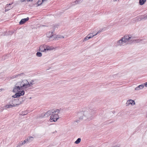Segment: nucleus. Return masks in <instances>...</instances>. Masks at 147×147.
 I'll return each instance as SVG.
<instances>
[{
  "instance_id": "39448f33",
  "label": "nucleus",
  "mask_w": 147,
  "mask_h": 147,
  "mask_svg": "<svg viewBox=\"0 0 147 147\" xmlns=\"http://www.w3.org/2000/svg\"><path fill=\"white\" fill-rule=\"evenodd\" d=\"M46 36V39L49 40V41L54 40V39L58 40L59 38H64L63 36L59 35L54 36L53 34V32H49L47 33Z\"/></svg>"
},
{
  "instance_id": "f704fd0d",
  "label": "nucleus",
  "mask_w": 147,
  "mask_h": 147,
  "mask_svg": "<svg viewBox=\"0 0 147 147\" xmlns=\"http://www.w3.org/2000/svg\"><path fill=\"white\" fill-rule=\"evenodd\" d=\"M117 0H114V1H117Z\"/></svg>"
},
{
  "instance_id": "1a4fd4ad",
  "label": "nucleus",
  "mask_w": 147,
  "mask_h": 147,
  "mask_svg": "<svg viewBox=\"0 0 147 147\" xmlns=\"http://www.w3.org/2000/svg\"><path fill=\"white\" fill-rule=\"evenodd\" d=\"M147 19V13L144 16H140L136 18V20L138 21H140L142 19L146 20Z\"/></svg>"
},
{
  "instance_id": "aec40b11",
  "label": "nucleus",
  "mask_w": 147,
  "mask_h": 147,
  "mask_svg": "<svg viewBox=\"0 0 147 147\" xmlns=\"http://www.w3.org/2000/svg\"><path fill=\"white\" fill-rule=\"evenodd\" d=\"M90 37H89V36L88 35L87 36L84 38V39L83 40V41L84 42L85 41H86L88 40L89 39H90Z\"/></svg>"
},
{
  "instance_id": "bb28decb",
  "label": "nucleus",
  "mask_w": 147,
  "mask_h": 147,
  "mask_svg": "<svg viewBox=\"0 0 147 147\" xmlns=\"http://www.w3.org/2000/svg\"><path fill=\"white\" fill-rule=\"evenodd\" d=\"M18 94H16V93L13 96H12V97L13 98H16L17 97H18V96L17 95Z\"/></svg>"
},
{
  "instance_id": "2f4dec72",
  "label": "nucleus",
  "mask_w": 147,
  "mask_h": 147,
  "mask_svg": "<svg viewBox=\"0 0 147 147\" xmlns=\"http://www.w3.org/2000/svg\"><path fill=\"white\" fill-rule=\"evenodd\" d=\"M101 32L100 31H98L96 33V34H98L100 32Z\"/></svg>"
},
{
  "instance_id": "0eeeda50",
  "label": "nucleus",
  "mask_w": 147,
  "mask_h": 147,
  "mask_svg": "<svg viewBox=\"0 0 147 147\" xmlns=\"http://www.w3.org/2000/svg\"><path fill=\"white\" fill-rule=\"evenodd\" d=\"M20 104V103H18L16 104H13L12 103L11 104L6 105L4 107L5 108V109H6L9 108H12L13 107H16V106L19 105Z\"/></svg>"
},
{
  "instance_id": "b1692460",
  "label": "nucleus",
  "mask_w": 147,
  "mask_h": 147,
  "mask_svg": "<svg viewBox=\"0 0 147 147\" xmlns=\"http://www.w3.org/2000/svg\"><path fill=\"white\" fill-rule=\"evenodd\" d=\"M27 114V112L26 111H24L22 112V113L21 114V115L24 116L25 115H26Z\"/></svg>"
},
{
  "instance_id": "4be33fe9",
  "label": "nucleus",
  "mask_w": 147,
  "mask_h": 147,
  "mask_svg": "<svg viewBox=\"0 0 147 147\" xmlns=\"http://www.w3.org/2000/svg\"><path fill=\"white\" fill-rule=\"evenodd\" d=\"M83 0H76L75 2L76 4H78L81 3Z\"/></svg>"
},
{
  "instance_id": "20e7f679",
  "label": "nucleus",
  "mask_w": 147,
  "mask_h": 147,
  "mask_svg": "<svg viewBox=\"0 0 147 147\" xmlns=\"http://www.w3.org/2000/svg\"><path fill=\"white\" fill-rule=\"evenodd\" d=\"M26 88L24 82L23 80L22 81L17 82L15 87L13 89V92H17L21 91L23 89Z\"/></svg>"
},
{
  "instance_id": "a878e982",
  "label": "nucleus",
  "mask_w": 147,
  "mask_h": 147,
  "mask_svg": "<svg viewBox=\"0 0 147 147\" xmlns=\"http://www.w3.org/2000/svg\"><path fill=\"white\" fill-rule=\"evenodd\" d=\"M17 78V75H14L11 77L10 78L11 79H13L15 78Z\"/></svg>"
},
{
  "instance_id": "f257e3e1",
  "label": "nucleus",
  "mask_w": 147,
  "mask_h": 147,
  "mask_svg": "<svg viewBox=\"0 0 147 147\" xmlns=\"http://www.w3.org/2000/svg\"><path fill=\"white\" fill-rule=\"evenodd\" d=\"M140 41V39H135L130 35H125L116 42L115 46L116 47H121L129 43H137Z\"/></svg>"
},
{
  "instance_id": "7ed1b4c3",
  "label": "nucleus",
  "mask_w": 147,
  "mask_h": 147,
  "mask_svg": "<svg viewBox=\"0 0 147 147\" xmlns=\"http://www.w3.org/2000/svg\"><path fill=\"white\" fill-rule=\"evenodd\" d=\"M60 111L59 109H55L52 111V113L49 119L51 122H56L59 118L58 114Z\"/></svg>"
},
{
  "instance_id": "9b49d317",
  "label": "nucleus",
  "mask_w": 147,
  "mask_h": 147,
  "mask_svg": "<svg viewBox=\"0 0 147 147\" xmlns=\"http://www.w3.org/2000/svg\"><path fill=\"white\" fill-rule=\"evenodd\" d=\"M52 113V111H48L45 113H43L42 117H47L51 115Z\"/></svg>"
},
{
  "instance_id": "2eb2a0df",
  "label": "nucleus",
  "mask_w": 147,
  "mask_h": 147,
  "mask_svg": "<svg viewBox=\"0 0 147 147\" xmlns=\"http://www.w3.org/2000/svg\"><path fill=\"white\" fill-rule=\"evenodd\" d=\"M34 138L33 137L30 136L28 137L26 139L28 142H31L34 140Z\"/></svg>"
},
{
  "instance_id": "9d476101",
  "label": "nucleus",
  "mask_w": 147,
  "mask_h": 147,
  "mask_svg": "<svg viewBox=\"0 0 147 147\" xmlns=\"http://www.w3.org/2000/svg\"><path fill=\"white\" fill-rule=\"evenodd\" d=\"M46 45H40L39 49V51L41 52H45L46 51L45 48Z\"/></svg>"
},
{
  "instance_id": "4468645a",
  "label": "nucleus",
  "mask_w": 147,
  "mask_h": 147,
  "mask_svg": "<svg viewBox=\"0 0 147 147\" xmlns=\"http://www.w3.org/2000/svg\"><path fill=\"white\" fill-rule=\"evenodd\" d=\"M17 93H16V94H18L17 95L18 96V97L21 96L23 95L24 94V91L22 90L21 91H19L18 92H17Z\"/></svg>"
},
{
  "instance_id": "473e14b6",
  "label": "nucleus",
  "mask_w": 147,
  "mask_h": 147,
  "mask_svg": "<svg viewBox=\"0 0 147 147\" xmlns=\"http://www.w3.org/2000/svg\"><path fill=\"white\" fill-rule=\"evenodd\" d=\"M3 90V89H0V92L2 91Z\"/></svg>"
},
{
  "instance_id": "dca6fc26",
  "label": "nucleus",
  "mask_w": 147,
  "mask_h": 147,
  "mask_svg": "<svg viewBox=\"0 0 147 147\" xmlns=\"http://www.w3.org/2000/svg\"><path fill=\"white\" fill-rule=\"evenodd\" d=\"M17 78H20L25 76V74L24 73H22L17 75Z\"/></svg>"
},
{
  "instance_id": "ddd939ff",
  "label": "nucleus",
  "mask_w": 147,
  "mask_h": 147,
  "mask_svg": "<svg viewBox=\"0 0 147 147\" xmlns=\"http://www.w3.org/2000/svg\"><path fill=\"white\" fill-rule=\"evenodd\" d=\"M144 87V85L143 84L139 85L135 88L136 90H139L143 89Z\"/></svg>"
},
{
  "instance_id": "5701e85b",
  "label": "nucleus",
  "mask_w": 147,
  "mask_h": 147,
  "mask_svg": "<svg viewBox=\"0 0 147 147\" xmlns=\"http://www.w3.org/2000/svg\"><path fill=\"white\" fill-rule=\"evenodd\" d=\"M24 145L22 143V142H19L18 144L16 147H20Z\"/></svg>"
},
{
  "instance_id": "412c9836",
  "label": "nucleus",
  "mask_w": 147,
  "mask_h": 147,
  "mask_svg": "<svg viewBox=\"0 0 147 147\" xmlns=\"http://www.w3.org/2000/svg\"><path fill=\"white\" fill-rule=\"evenodd\" d=\"M36 55L38 57H41L42 56V54L40 52H38L36 53Z\"/></svg>"
},
{
  "instance_id": "e433bc0d",
  "label": "nucleus",
  "mask_w": 147,
  "mask_h": 147,
  "mask_svg": "<svg viewBox=\"0 0 147 147\" xmlns=\"http://www.w3.org/2000/svg\"><path fill=\"white\" fill-rule=\"evenodd\" d=\"M24 0H23V1H24Z\"/></svg>"
},
{
  "instance_id": "6e6552de",
  "label": "nucleus",
  "mask_w": 147,
  "mask_h": 147,
  "mask_svg": "<svg viewBox=\"0 0 147 147\" xmlns=\"http://www.w3.org/2000/svg\"><path fill=\"white\" fill-rule=\"evenodd\" d=\"M135 104V101L131 99L128 100L126 103L127 106H128L130 105H133Z\"/></svg>"
},
{
  "instance_id": "393cba45",
  "label": "nucleus",
  "mask_w": 147,
  "mask_h": 147,
  "mask_svg": "<svg viewBox=\"0 0 147 147\" xmlns=\"http://www.w3.org/2000/svg\"><path fill=\"white\" fill-rule=\"evenodd\" d=\"M88 35L89 36V37H90V38L93 37L94 36H93V35L92 33L89 34H88Z\"/></svg>"
},
{
  "instance_id": "423d86ee",
  "label": "nucleus",
  "mask_w": 147,
  "mask_h": 147,
  "mask_svg": "<svg viewBox=\"0 0 147 147\" xmlns=\"http://www.w3.org/2000/svg\"><path fill=\"white\" fill-rule=\"evenodd\" d=\"M23 81L26 88L32 86L35 84L34 80H32L28 82L27 80L25 79L23 80Z\"/></svg>"
},
{
  "instance_id": "c85d7f7f",
  "label": "nucleus",
  "mask_w": 147,
  "mask_h": 147,
  "mask_svg": "<svg viewBox=\"0 0 147 147\" xmlns=\"http://www.w3.org/2000/svg\"><path fill=\"white\" fill-rule=\"evenodd\" d=\"M14 101H18L19 100L18 99H13V100H12V101L13 102Z\"/></svg>"
},
{
  "instance_id": "c9c22d12",
  "label": "nucleus",
  "mask_w": 147,
  "mask_h": 147,
  "mask_svg": "<svg viewBox=\"0 0 147 147\" xmlns=\"http://www.w3.org/2000/svg\"><path fill=\"white\" fill-rule=\"evenodd\" d=\"M24 0H23V1H24Z\"/></svg>"
},
{
  "instance_id": "f8f14e48",
  "label": "nucleus",
  "mask_w": 147,
  "mask_h": 147,
  "mask_svg": "<svg viewBox=\"0 0 147 147\" xmlns=\"http://www.w3.org/2000/svg\"><path fill=\"white\" fill-rule=\"evenodd\" d=\"M28 20L29 18L28 17L26 18L22 19L19 22V24H22L25 23V22L28 21Z\"/></svg>"
},
{
  "instance_id": "6ab92c4d",
  "label": "nucleus",
  "mask_w": 147,
  "mask_h": 147,
  "mask_svg": "<svg viewBox=\"0 0 147 147\" xmlns=\"http://www.w3.org/2000/svg\"><path fill=\"white\" fill-rule=\"evenodd\" d=\"M81 141V139L80 138H78L77 140L75 142V143L76 144H78Z\"/></svg>"
},
{
  "instance_id": "c756f323",
  "label": "nucleus",
  "mask_w": 147,
  "mask_h": 147,
  "mask_svg": "<svg viewBox=\"0 0 147 147\" xmlns=\"http://www.w3.org/2000/svg\"><path fill=\"white\" fill-rule=\"evenodd\" d=\"M144 85V86H145L147 87V82L143 84Z\"/></svg>"
},
{
  "instance_id": "f03ea898",
  "label": "nucleus",
  "mask_w": 147,
  "mask_h": 147,
  "mask_svg": "<svg viewBox=\"0 0 147 147\" xmlns=\"http://www.w3.org/2000/svg\"><path fill=\"white\" fill-rule=\"evenodd\" d=\"M78 115L80 119H87L89 120H90L93 118V117L91 112L89 110L80 112L78 113Z\"/></svg>"
},
{
  "instance_id": "f3484780",
  "label": "nucleus",
  "mask_w": 147,
  "mask_h": 147,
  "mask_svg": "<svg viewBox=\"0 0 147 147\" xmlns=\"http://www.w3.org/2000/svg\"><path fill=\"white\" fill-rule=\"evenodd\" d=\"M53 49V48L52 47H50L49 46H47L46 47L45 49H46V50L48 51V50H51Z\"/></svg>"
},
{
  "instance_id": "cd10ccee",
  "label": "nucleus",
  "mask_w": 147,
  "mask_h": 147,
  "mask_svg": "<svg viewBox=\"0 0 147 147\" xmlns=\"http://www.w3.org/2000/svg\"><path fill=\"white\" fill-rule=\"evenodd\" d=\"M22 142V143L23 145L25 144L26 143H28V142H27V141L26 139L23 142Z\"/></svg>"
},
{
  "instance_id": "7c9ffc66",
  "label": "nucleus",
  "mask_w": 147,
  "mask_h": 147,
  "mask_svg": "<svg viewBox=\"0 0 147 147\" xmlns=\"http://www.w3.org/2000/svg\"><path fill=\"white\" fill-rule=\"evenodd\" d=\"M33 0H27V1L28 2H30V1H32Z\"/></svg>"
},
{
  "instance_id": "72a5a7b5",
  "label": "nucleus",
  "mask_w": 147,
  "mask_h": 147,
  "mask_svg": "<svg viewBox=\"0 0 147 147\" xmlns=\"http://www.w3.org/2000/svg\"><path fill=\"white\" fill-rule=\"evenodd\" d=\"M97 34H94V35H93V36H96V35H97Z\"/></svg>"
},
{
  "instance_id": "a211bd4d",
  "label": "nucleus",
  "mask_w": 147,
  "mask_h": 147,
  "mask_svg": "<svg viewBox=\"0 0 147 147\" xmlns=\"http://www.w3.org/2000/svg\"><path fill=\"white\" fill-rule=\"evenodd\" d=\"M146 0H139V3L140 5L144 4L146 2Z\"/></svg>"
}]
</instances>
